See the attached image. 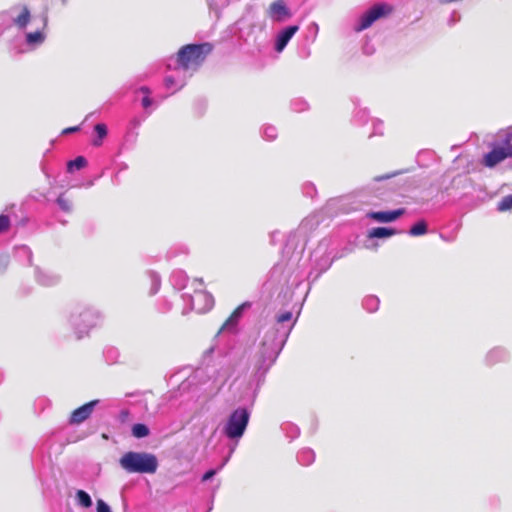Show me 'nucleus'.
I'll use <instances>...</instances> for the list:
<instances>
[{
  "mask_svg": "<svg viewBox=\"0 0 512 512\" xmlns=\"http://www.w3.org/2000/svg\"><path fill=\"white\" fill-rule=\"evenodd\" d=\"M119 464L128 473L153 474L158 468L157 457L146 452H126Z\"/></svg>",
  "mask_w": 512,
  "mask_h": 512,
  "instance_id": "obj_1",
  "label": "nucleus"
},
{
  "mask_svg": "<svg viewBox=\"0 0 512 512\" xmlns=\"http://www.w3.org/2000/svg\"><path fill=\"white\" fill-rule=\"evenodd\" d=\"M212 47L208 43L188 44L180 48L177 53L179 65L185 69H197L211 52Z\"/></svg>",
  "mask_w": 512,
  "mask_h": 512,
  "instance_id": "obj_2",
  "label": "nucleus"
},
{
  "mask_svg": "<svg viewBox=\"0 0 512 512\" xmlns=\"http://www.w3.org/2000/svg\"><path fill=\"white\" fill-rule=\"evenodd\" d=\"M500 142L494 144L492 150L485 154L483 164L493 168L507 158H512V132L499 133Z\"/></svg>",
  "mask_w": 512,
  "mask_h": 512,
  "instance_id": "obj_3",
  "label": "nucleus"
},
{
  "mask_svg": "<svg viewBox=\"0 0 512 512\" xmlns=\"http://www.w3.org/2000/svg\"><path fill=\"white\" fill-rule=\"evenodd\" d=\"M394 12V7L388 3H378L367 10L358 21L355 31L360 32L369 28L375 21L388 17Z\"/></svg>",
  "mask_w": 512,
  "mask_h": 512,
  "instance_id": "obj_4",
  "label": "nucleus"
},
{
  "mask_svg": "<svg viewBox=\"0 0 512 512\" xmlns=\"http://www.w3.org/2000/svg\"><path fill=\"white\" fill-rule=\"evenodd\" d=\"M394 12V7L388 3H378L367 10L358 21L355 31L360 32L369 28L375 21L388 17Z\"/></svg>",
  "mask_w": 512,
  "mask_h": 512,
  "instance_id": "obj_5",
  "label": "nucleus"
},
{
  "mask_svg": "<svg viewBox=\"0 0 512 512\" xmlns=\"http://www.w3.org/2000/svg\"><path fill=\"white\" fill-rule=\"evenodd\" d=\"M249 421V413L245 408L236 409L229 417L225 427V434L231 438H239L243 435Z\"/></svg>",
  "mask_w": 512,
  "mask_h": 512,
  "instance_id": "obj_6",
  "label": "nucleus"
},
{
  "mask_svg": "<svg viewBox=\"0 0 512 512\" xmlns=\"http://www.w3.org/2000/svg\"><path fill=\"white\" fill-rule=\"evenodd\" d=\"M214 298L205 291H196L191 297V308L196 313L203 314L212 309Z\"/></svg>",
  "mask_w": 512,
  "mask_h": 512,
  "instance_id": "obj_7",
  "label": "nucleus"
},
{
  "mask_svg": "<svg viewBox=\"0 0 512 512\" xmlns=\"http://www.w3.org/2000/svg\"><path fill=\"white\" fill-rule=\"evenodd\" d=\"M268 15L277 22H283L291 17V12L284 0H276L269 5Z\"/></svg>",
  "mask_w": 512,
  "mask_h": 512,
  "instance_id": "obj_8",
  "label": "nucleus"
},
{
  "mask_svg": "<svg viewBox=\"0 0 512 512\" xmlns=\"http://www.w3.org/2000/svg\"><path fill=\"white\" fill-rule=\"evenodd\" d=\"M97 403H98V400H92V401L78 407L77 409H75L70 415L69 423L70 424H80V423L84 422L86 419H88L91 416V414L94 410V407Z\"/></svg>",
  "mask_w": 512,
  "mask_h": 512,
  "instance_id": "obj_9",
  "label": "nucleus"
},
{
  "mask_svg": "<svg viewBox=\"0 0 512 512\" xmlns=\"http://www.w3.org/2000/svg\"><path fill=\"white\" fill-rule=\"evenodd\" d=\"M404 209H397L394 211H378V212H370L368 217L381 223H389L395 221L400 216L404 214Z\"/></svg>",
  "mask_w": 512,
  "mask_h": 512,
  "instance_id": "obj_10",
  "label": "nucleus"
},
{
  "mask_svg": "<svg viewBox=\"0 0 512 512\" xmlns=\"http://www.w3.org/2000/svg\"><path fill=\"white\" fill-rule=\"evenodd\" d=\"M299 30V26L292 25L283 29L277 36L275 50L277 52L283 51L286 47L290 39L294 36V34Z\"/></svg>",
  "mask_w": 512,
  "mask_h": 512,
  "instance_id": "obj_11",
  "label": "nucleus"
},
{
  "mask_svg": "<svg viewBox=\"0 0 512 512\" xmlns=\"http://www.w3.org/2000/svg\"><path fill=\"white\" fill-rule=\"evenodd\" d=\"M396 234V231L387 227H376L368 232V238H387Z\"/></svg>",
  "mask_w": 512,
  "mask_h": 512,
  "instance_id": "obj_12",
  "label": "nucleus"
},
{
  "mask_svg": "<svg viewBox=\"0 0 512 512\" xmlns=\"http://www.w3.org/2000/svg\"><path fill=\"white\" fill-rule=\"evenodd\" d=\"M45 40V34L42 30H38L35 32H30L26 35V42L29 45H39L43 43Z\"/></svg>",
  "mask_w": 512,
  "mask_h": 512,
  "instance_id": "obj_13",
  "label": "nucleus"
},
{
  "mask_svg": "<svg viewBox=\"0 0 512 512\" xmlns=\"http://www.w3.org/2000/svg\"><path fill=\"white\" fill-rule=\"evenodd\" d=\"M94 130L98 138L93 140V145L98 147L102 145V140L107 136V127L103 123H98L95 125Z\"/></svg>",
  "mask_w": 512,
  "mask_h": 512,
  "instance_id": "obj_14",
  "label": "nucleus"
},
{
  "mask_svg": "<svg viewBox=\"0 0 512 512\" xmlns=\"http://www.w3.org/2000/svg\"><path fill=\"white\" fill-rule=\"evenodd\" d=\"M242 308H243V305H240L231 313L229 318L223 323L220 331H223L230 325L237 323L238 319L240 318V316L242 314Z\"/></svg>",
  "mask_w": 512,
  "mask_h": 512,
  "instance_id": "obj_15",
  "label": "nucleus"
},
{
  "mask_svg": "<svg viewBox=\"0 0 512 512\" xmlns=\"http://www.w3.org/2000/svg\"><path fill=\"white\" fill-rule=\"evenodd\" d=\"M76 498H77L78 504L80 506H82L84 508H89L92 506L91 497L84 490H78L76 492Z\"/></svg>",
  "mask_w": 512,
  "mask_h": 512,
  "instance_id": "obj_16",
  "label": "nucleus"
},
{
  "mask_svg": "<svg viewBox=\"0 0 512 512\" xmlns=\"http://www.w3.org/2000/svg\"><path fill=\"white\" fill-rule=\"evenodd\" d=\"M87 165V160L83 156H78L74 160H71L67 164V169L72 172L74 169L80 170Z\"/></svg>",
  "mask_w": 512,
  "mask_h": 512,
  "instance_id": "obj_17",
  "label": "nucleus"
},
{
  "mask_svg": "<svg viewBox=\"0 0 512 512\" xmlns=\"http://www.w3.org/2000/svg\"><path fill=\"white\" fill-rule=\"evenodd\" d=\"M149 433V428L145 424L138 423L132 427V435L136 438L147 437Z\"/></svg>",
  "mask_w": 512,
  "mask_h": 512,
  "instance_id": "obj_18",
  "label": "nucleus"
},
{
  "mask_svg": "<svg viewBox=\"0 0 512 512\" xmlns=\"http://www.w3.org/2000/svg\"><path fill=\"white\" fill-rule=\"evenodd\" d=\"M30 20V11L24 6L19 16L15 19V23L20 28H24Z\"/></svg>",
  "mask_w": 512,
  "mask_h": 512,
  "instance_id": "obj_19",
  "label": "nucleus"
},
{
  "mask_svg": "<svg viewBox=\"0 0 512 512\" xmlns=\"http://www.w3.org/2000/svg\"><path fill=\"white\" fill-rule=\"evenodd\" d=\"M427 232V224L424 220L418 221L415 223L409 231V234L412 236H420L424 235Z\"/></svg>",
  "mask_w": 512,
  "mask_h": 512,
  "instance_id": "obj_20",
  "label": "nucleus"
},
{
  "mask_svg": "<svg viewBox=\"0 0 512 512\" xmlns=\"http://www.w3.org/2000/svg\"><path fill=\"white\" fill-rule=\"evenodd\" d=\"M498 211L505 212L512 209V194L502 198L497 206Z\"/></svg>",
  "mask_w": 512,
  "mask_h": 512,
  "instance_id": "obj_21",
  "label": "nucleus"
},
{
  "mask_svg": "<svg viewBox=\"0 0 512 512\" xmlns=\"http://www.w3.org/2000/svg\"><path fill=\"white\" fill-rule=\"evenodd\" d=\"M57 203L59 204L61 209L66 212L70 211L72 208V203H71L70 199H68L64 194H61L57 198Z\"/></svg>",
  "mask_w": 512,
  "mask_h": 512,
  "instance_id": "obj_22",
  "label": "nucleus"
},
{
  "mask_svg": "<svg viewBox=\"0 0 512 512\" xmlns=\"http://www.w3.org/2000/svg\"><path fill=\"white\" fill-rule=\"evenodd\" d=\"M11 227V220L8 215H0V234L7 232Z\"/></svg>",
  "mask_w": 512,
  "mask_h": 512,
  "instance_id": "obj_23",
  "label": "nucleus"
},
{
  "mask_svg": "<svg viewBox=\"0 0 512 512\" xmlns=\"http://www.w3.org/2000/svg\"><path fill=\"white\" fill-rule=\"evenodd\" d=\"M97 512H111L110 507L102 499L97 500Z\"/></svg>",
  "mask_w": 512,
  "mask_h": 512,
  "instance_id": "obj_24",
  "label": "nucleus"
},
{
  "mask_svg": "<svg viewBox=\"0 0 512 512\" xmlns=\"http://www.w3.org/2000/svg\"><path fill=\"white\" fill-rule=\"evenodd\" d=\"M291 319H292V313L290 311H286V312L281 313L277 317V322L284 323V322L290 321Z\"/></svg>",
  "mask_w": 512,
  "mask_h": 512,
  "instance_id": "obj_25",
  "label": "nucleus"
},
{
  "mask_svg": "<svg viewBox=\"0 0 512 512\" xmlns=\"http://www.w3.org/2000/svg\"><path fill=\"white\" fill-rule=\"evenodd\" d=\"M152 105V99L149 95H146L142 98V106L147 109Z\"/></svg>",
  "mask_w": 512,
  "mask_h": 512,
  "instance_id": "obj_26",
  "label": "nucleus"
},
{
  "mask_svg": "<svg viewBox=\"0 0 512 512\" xmlns=\"http://www.w3.org/2000/svg\"><path fill=\"white\" fill-rule=\"evenodd\" d=\"M397 173H391V174H384V175H379V176H376L374 177V180L379 182V181H383V180H386V179H389L393 176H395Z\"/></svg>",
  "mask_w": 512,
  "mask_h": 512,
  "instance_id": "obj_27",
  "label": "nucleus"
},
{
  "mask_svg": "<svg viewBox=\"0 0 512 512\" xmlns=\"http://www.w3.org/2000/svg\"><path fill=\"white\" fill-rule=\"evenodd\" d=\"M215 470H208L203 476L202 481H207L215 475Z\"/></svg>",
  "mask_w": 512,
  "mask_h": 512,
  "instance_id": "obj_28",
  "label": "nucleus"
},
{
  "mask_svg": "<svg viewBox=\"0 0 512 512\" xmlns=\"http://www.w3.org/2000/svg\"><path fill=\"white\" fill-rule=\"evenodd\" d=\"M174 84H175V80H174L173 77L168 76V77L165 78V85H166V87H171Z\"/></svg>",
  "mask_w": 512,
  "mask_h": 512,
  "instance_id": "obj_29",
  "label": "nucleus"
},
{
  "mask_svg": "<svg viewBox=\"0 0 512 512\" xmlns=\"http://www.w3.org/2000/svg\"><path fill=\"white\" fill-rule=\"evenodd\" d=\"M129 416H130V413H129V411H128V410H122V411L120 412V419H121L122 421H126V420L129 418Z\"/></svg>",
  "mask_w": 512,
  "mask_h": 512,
  "instance_id": "obj_30",
  "label": "nucleus"
},
{
  "mask_svg": "<svg viewBox=\"0 0 512 512\" xmlns=\"http://www.w3.org/2000/svg\"><path fill=\"white\" fill-rule=\"evenodd\" d=\"M79 130V127L78 126H75V127H69V128H66L63 130V133L64 134H67V133H72V132H75V131H78Z\"/></svg>",
  "mask_w": 512,
  "mask_h": 512,
  "instance_id": "obj_31",
  "label": "nucleus"
},
{
  "mask_svg": "<svg viewBox=\"0 0 512 512\" xmlns=\"http://www.w3.org/2000/svg\"><path fill=\"white\" fill-rule=\"evenodd\" d=\"M140 91L144 94V96L150 95V89L146 86L141 87Z\"/></svg>",
  "mask_w": 512,
  "mask_h": 512,
  "instance_id": "obj_32",
  "label": "nucleus"
},
{
  "mask_svg": "<svg viewBox=\"0 0 512 512\" xmlns=\"http://www.w3.org/2000/svg\"><path fill=\"white\" fill-rule=\"evenodd\" d=\"M46 25H47V20H46V18H44V20H43V28H45Z\"/></svg>",
  "mask_w": 512,
  "mask_h": 512,
  "instance_id": "obj_33",
  "label": "nucleus"
}]
</instances>
